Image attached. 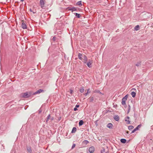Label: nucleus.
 Returning a JSON list of instances; mask_svg holds the SVG:
<instances>
[{
    "instance_id": "9d476101",
    "label": "nucleus",
    "mask_w": 153,
    "mask_h": 153,
    "mask_svg": "<svg viewBox=\"0 0 153 153\" xmlns=\"http://www.w3.org/2000/svg\"><path fill=\"white\" fill-rule=\"evenodd\" d=\"M114 120L116 121H118L120 119V117L118 115H115L113 117Z\"/></svg>"
},
{
    "instance_id": "7ed1b4c3",
    "label": "nucleus",
    "mask_w": 153,
    "mask_h": 153,
    "mask_svg": "<svg viewBox=\"0 0 153 153\" xmlns=\"http://www.w3.org/2000/svg\"><path fill=\"white\" fill-rule=\"evenodd\" d=\"M142 125L141 124L139 125L135 128H134L132 131L131 133H133L135 131L138 130L139 128Z\"/></svg>"
},
{
    "instance_id": "e433bc0d",
    "label": "nucleus",
    "mask_w": 153,
    "mask_h": 153,
    "mask_svg": "<svg viewBox=\"0 0 153 153\" xmlns=\"http://www.w3.org/2000/svg\"><path fill=\"white\" fill-rule=\"evenodd\" d=\"M73 91V90H71V89L70 90V94H72Z\"/></svg>"
},
{
    "instance_id": "5701e85b",
    "label": "nucleus",
    "mask_w": 153,
    "mask_h": 153,
    "mask_svg": "<svg viewBox=\"0 0 153 153\" xmlns=\"http://www.w3.org/2000/svg\"><path fill=\"white\" fill-rule=\"evenodd\" d=\"M76 5H78L80 6H82V1H79L77 2L76 3Z\"/></svg>"
},
{
    "instance_id": "4468645a",
    "label": "nucleus",
    "mask_w": 153,
    "mask_h": 153,
    "mask_svg": "<svg viewBox=\"0 0 153 153\" xmlns=\"http://www.w3.org/2000/svg\"><path fill=\"white\" fill-rule=\"evenodd\" d=\"M83 56L82 54L79 53L78 54V58L80 60H82V57H83Z\"/></svg>"
},
{
    "instance_id": "37998d69",
    "label": "nucleus",
    "mask_w": 153,
    "mask_h": 153,
    "mask_svg": "<svg viewBox=\"0 0 153 153\" xmlns=\"http://www.w3.org/2000/svg\"><path fill=\"white\" fill-rule=\"evenodd\" d=\"M129 131H126V133L127 134H129Z\"/></svg>"
},
{
    "instance_id": "bb28decb",
    "label": "nucleus",
    "mask_w": 153,
    "mask_h": 153,
    "mask_svg": "<svg viewBox=\"0 0 153 153\" xmlns=\"http://www.w3.org/2000/svg\"><path fill=\"white\" fill-rule=\"evenodd\" d=\"M130 108H131L130 105H128V107L127 108V109H128V111H127V114L129 113V112H130Z\"/></svg>"
},
{
    "instance_id": "c9c22d12",
    "label": "nucleus",
    "mask_w": 153,
    "mask_h": 153,
    "mask_svg": "<svg viewBox=\"0 0 153 153\" xmlns=\"http://www.w3.org/2000/svg\"><path fill=\"white\" fill-rule=\"evenodd\" d=\"M74 111H76L77 110V108H76V107H75L74 108Z\"/></svg>"
},
{
    "instance_id": "9b49d317",
    "label": "nucleus",
    "mask_w": 153,
    "mask_h": 153,
    "mask_svg": "<svg viewBox=\"0 0 153 153\" xmlns=\"http://www.w3.org/2000/svg\"><path fill=\"white\" fill-rule=\"evenodd\" d=\"M27 25L24 22L22 23V27L23 29H26L27 28Z\"/></svg>"
},
{
    "instance_id": "f704fd0d",
    "label": "nucleus",
    "mask_w": 153,
    "mask_h": 153,
    "mask_svg": "<svg viewBox=\"0 0 153 153\" xmlns=\"http://www.w3.org/2000/svg\"><path fill=\"white\" fill-rule=\"evenodd\" d=\"M52 39L53 41H55L56 40V37L55 36L53 37Z\"/></svg>"
},
{
    "instance_id": "473e14b6",
    "label": "nucleus",
    "mask_w": 153,
    "mask_h": 153,
    "mask_svg": "<svg viewBox=\"0 0 153 153\" xmlns=\"http://www.w3.org/2000/svg\"><path fill=\"white\" fill-rule=\"evenodd\" d=\"M141 65V63L140 62H138L136 65L137 66H139Z\"/></svg>"
},
{
    "instance_id": "a878e982",
    "label": "nucleus",
    "mask_w": 153,
    "mask_h": 153,
    "mask_svg": "<svg viewBox=\"0 0 153 153\" xmlns=\"http://www.w3.org/2000/svg\"><path fill=\"white\" fill-rule=\"evenodd\" d=\"M91 92L90 91V88H88V90H87V92L85 94H84V95L85 96H87V95H88V94L89 93H90Z\"/></svg>"
},
{
    "instance_id": "ea45409f",
    "label": "nucleus",
    "mask_w": 153,
    "mask_h": 153,
    "mask_svg": "<svg viewBox=\"0 0 153 153\" xmlns=\"http://www.w3.org/2000/svg\"><path fill=\"white\" fill-rule=\"evenodd\" d=\"M6 2H9L10 1V0H6Z\"/></svg>"
},
{
    "instance_id": "a211bd4d",
    "label": "nucleus",
    "mask_w": 153,
    "mask_h": 153,
    "mask_svg": "<svg viewBox=\"0 0 153 153\" xmlns=\"http://www.w3.org/2000/svg\"><path fill=\"white\" fill-rule=\"evenodd\" d=\"M84 123L83 120H80L79 122V126H82Z\"/></svg>"
},
{
    "instance_id": "f3484780",
    "label": "nucleus",
    "mask_w": 153,
    "mask_h": 153,
    "mask_svg": "<svg viewBox=\"0 0 153 153\" xmlns=\"http://www.w3.org/2000/svg\"><path fill=\"white\" fill-rule=\"evenodd\" d=\"M120 142L122 143H125L126 142V140L125 139H121L120 140Z\"/></svg>"
},
{
    "instance_id": "6ab92c4d",
    "label": "nucleus",
    "mask_w": 153,
    "mask_h": 153,
    "mask_svg": "<svg viewBox=\"0 0 153 153\" xmlns=\"http://www.w3.org/2000/svg\"><path fill=\"white\" fill-rule=\"evenodd\" d=\"M76 131V127H73V128H72L71 132L72 133H74Z\"/></svg>"
},
{
    "instance_id": "a19ab883",
    "label": "nucleus",
    "mask_w": 153,
    "mask_h": 153,
    "mask_svg": "<svg viewBox=\"0 0 153 153\" xmlns=\"http://www.w3.org/2000/svg\"><path fill=\"white\" fill-rule=\"evenodd\" d=\"M29 10H30V12H33V10H32V9H31V8H30V9H29Z\"/></svg>"
},
{
    "instance_id": "dca6fc26",
    "label": "nucleus",
    "mask_w": 153,
    "mask_h": 153,
    "mask_svg": "<svg viewBox=\"0 0 153 153\" xmlns=\"http://www.w3.org/2000/svg\"><path fill=\"white\" fill-rule=\"evenodd\" d=\"M126 100L123 99V98H122V104L123 105H125L126 103Z\"/></svg>"
},
{
    "instance_id": "1a4fd4ad",
    "label": "nucleus",
    "mask_w": 153,
    "mask_h": 153,
    "mask_svg": "<svg viewBox=\"0 0 153 153\" xmlns=\"http://www.w3.org/2000/svg\"><path fill=\"white\" fill-rule=\"evenodd\" d=\"M107 127L110 129H112L113 128V124L111 123H108L107 125Z\"/></svg>"
},
{
    "instance_id": "c85d7f7f",
    "label": "nucleus",
    "mask_w": 153,
    "mask_h": 153,
    "mask_svg": "<svg viewBox=\"0 0 153 153\" xmlns=\"http://www.w3.org/2000/svg\"><path fill=\"white\" fill-rule=\"evenodd\" d=\"M134 128V127L132 126H130L128 127V129L129 130H131Z\"/></svg>"
},
{
    "instance_id": "423d86ee",
    "label": "nucleus",
    "mask_w": 153,
    "mask_h": 153,
    "mask_svg": "<svg viewBox=\"0 0 153 153\" xmlns=\"http://www.w3.org/2000/svg\"><path fill=\"white\" fill-rule=\"evenodd\" d=\"M67 9L71 11L72 12H73L74 11H76L77 10L76 9L75 7H68Z\"/></svg>"
},
{
    "instance_id": "39448f33",
    "label": "nucleus",
    "mask_w": 153,
    "mask_h": 153,
    "mask_svg": "<svg viewBox=\"0 0 153 153\" xmlns=\"http://www.w3.org/2000/svg\"><path fill=\"white\" fill-rule=\"evenodd\" d=\"M95 150V148L94 147L92 146L90 147L88 149V151L90 153H93Z\"/></svg>"
},
{
    "instance_id": "c756f323",
    "label": "nucleus",
    "mask_w": 153,
    "mask_h": 153,
    "mask_svg": "<svg viewBox=\"0 0 153 153\" xmlns=\"http://www.w3.org/2000/svg\"><path fill=\"white\" fill-rule=\"evenodd\" d=\"M128 97V95L127 94L126 95H125V96L124 97H123V99L126 100H127Z\"/></svg>"
},
{
    "instance_id": "de8ad7c7",
    "label": "nucleus",
    "mask_w": 153,
    "mask_h": 153,
    "mask_svg": "<svg viewBox=\"0 0 153 153\" xmlns=\"http://www.w3.org/2000/svg\"><path fill=\"white\" fill-rule=\"evenodd\" d=\"M105 153H109V152L108 151H107V152H106Z\"/></svg>"
},
{
    "instance_id": "b1692460",
    "label": "nucleus",
    "mask_w": 153,
    "mask_h": 153,
    "mask_svg": "<svg viewBox=\"0 0 153 153\" xmlns=\"http://www.w3.org/2000/svg\"><path fill=\"white\" fill-rule=\"evenodd\" d=\"M88 143L89 141L86 140H85L82 142V143L85 145L87 144Z\"/></svg>"
},
{
    "instance_id": "4c0bfd02",
    "label": "nucleus",
    "mask_w": 153,
    "mask_h": 153,
    "mask_svg": "<svg viewBox=\"0 0 153 153\" xmlns=\"http://www.w3.org/2000/svg\"><path fill=\"white\" fill-rule=\"evenodd\" d=\"M124 105V106L125 107V108H127V105L126 104H125V105Z\"/></svg>"
},
{
    "instance_id": "6e6552de",
    "label": "nucleus",
    "mask_w": 153,
    "mask_h": 153,
    "mask_svg": "<svg viewBox=\"0 0 153 153\" xmlns=\"http://www.w3.org/2000/svg\"><path fill=\"white\" fill-rule=\"evenodd\" d=\"M83 59L84 61H83V63L84 64L86 63L88 61V58L87 56L85 55H84L83 56Z\"/></svg>"
},
{
    "instance_id": "72a5a7b5",
    "label": "nucleus",
    "mask_w": 153,
    "mask_h": 153,
    "mask_svg": "<svg viewBox=\"0 0 153 153\" xmlns=\"http://www.w3.org/2000/svg\"><path fill=\"white\" fill-rule=\"evenodd\" d=\"M95 92H97V93H99L100 94H101V92H100V91L99 90H97V91H95Z\"/></svg>"
},
{
    "instance_id": "4be33fe9",
    "label": "nucleus",
    "mask_w": 153,
    "mask_h": 153,
    "mask_svg": "<svg viewBox=\"0 0 153 153\" xmlns=\"http://www.w3.org/2000/svg\"><path fill=\"white\" fill-rule=\"evenodd\" d=\"M74 15H75L76 17L78 18H79L81 16L78 13H74Z\"/></svg>"
},
{
    "instance_id": "2eb2a0df",
    "label": "nucleus",
    "mask_w": 153,
    "mask_h": 153,
    "mask_svg": "<svg viewBox=\"0 0 153 153\" xmlns=\"http://www.w3.org/2000/svg\"><path fill=\"white\" fill-rule=\"evenodd\" d=\"M88 100L90 102H92L94 100V97H90Z\"/></svg>"
},
{
    "instance_id": "20e7f679",
    "label": "nucleus",
    "mask_w": 153,
    "mask_h": 153,
    "mask_svg": "<svg viewBox=\"0 0 153 153\" xmlns=\"http://www.w3.org/2000/svg\"><path fill=\"white\" fill-rule=\"evenodd\" d=\"M92 61L91 59H89L88 61V62H87V65L88 67L89 68H91L92 67Z\"/></svg>"
},
{
    "instance_id": "a18cd8bd",
    "label": "nucleus",
    "mask_w": 153,
    "mask_h": 153,
    "mask_svg": "<svg viewBox=\"0 0 153 153\" xmlns=\"http://www.w3.org/2000/svg\"><path fill=\"white\" fill-rule=\"evenodd\" d=\"M53 118H51V120H53Z\"/></svg>"
},
{
    "instance_id": "79ce46f5",
    "label": "nucleus",
    "mask_w": 153,
    "mask_h": 153,
    "mask_svg": "<svg viewBox=\"0 0 153 153\" xmlns=\"http://www.w3.org/2000/svg\"><path fill=\"white\" fill-rule=\"evenodd\" d=\"M95 124L96 125H97V121H95Z\"/></svg>"
},
{
    "instance_id": "ddd939ff",
    "label": "nucleus",
    "mask_w": 153,
    "mask_h": 153,
    "mask_svg": "<svg viewBox=\"0 0 153 153\" xmlns=\"http://www.w3.org/2000/svg\"><path fill=\"white\" fill-rule=\"evenodd\" d=\"M129 119V117L127 116L125 118V121L127 122V123L130 124V121L128 120Z\"/></svg>"
},
{
    "instance_id": "c03bdc74",
    "label": "nucleus",
    "mask_w": 153,
    "mask_h": 153,
    "mask_svg": "<svg viewBox=\"0 0 153 153\" xmlns=\"http://www.w3.org/2000/svg\"><path fill=\"white\" fill-rule=\"evenodd\" d=\"M33 13V14H35L36 13V12H33V11L32 12Z\"/></svg>"
},
{
    "instance_id": "412c9836",
    "label": "nucleus",
    "mask_w": 153,
    "mask_h": 153,
    "mask_svg": "<svg viewBox=\"0 0 153 153\" xmlns=\"http://www.w3.org/2000/svg\"><path fill=\"white\" fill-rule=\"evenodd\" d=\"M131 94L132 95V97L134 98L135 97L136 93L135 92L132 91L131 92Z\"/></svg>"
},
{
    "instance_id": "cd10ccee",
    "label": "nucleus",
    "mask_w": 153,
    "mask_h": 153,
    "mask_svg": "<svg viewBox=\"0 0 153 153\" xmlns=\"http://www.w3.org/2000/svg\"><path fill=\"white\" fill-rule=\"evenodd\" d=\"M50 117H51V116H50V114H49L47 116V119L46 120V122H47L50 119Z\"/></svg>"
},
{
    "instance_id": "f8f14e48",
    "label": "nucleus",
    "mask_w": 153,
    "mask_h": 153,
    "mask_svg": "<svg viewBox=\"0 0 153 153\" xmlns=\"http://www.w3.org/2000/svg\"><path fill=\"white\" fill-rule=\"evenodd\" d=\"M27 150L29 153H32V151L30 147H27Z\"/></svg>"
},
{
    "instance_id": "f03ea898",
    "label": "nucleus",
    "mask_w": 153,
    "mask_h": 153,
    "mask_svg": "<svg viewBox=\"0 0 153 153\" xmlns=\"http://www.w3.org/2000/svg\"><path fill=\"white\" fill-rule=\"evenodd\" d=\"M44 0H40V6L42 9H45V7L44 6L45 2Z\"/></svg>"
},
{
    "instance_id": "393cba45",
    "label": "nucleus",
    "mask_w": 153,
    "mask_h": 153,
    "mask_svg": "<svg viewBox=\"0 0 153 153\" xmlns=\"http://www.w3.org/2000/svg\"><path fill=\"white\" fill-rule=\"evenodd\" d=\"M84 89L83 87H82L80 89H79V91L81 93H82L84 92Z\"/></svg>"
},
{
    "instance_id": "7c9ffc66",
    "label": "nucleus",
    "mask_w": 153,
    "mask_h": 153,
    "mask_svg": "<svg viewBox=\"0 0 153 153\" xmlns=\"http://www.w3.org/2000/svg\"><path fill=\"white\" fill-rule=\"evenodd\" d=\"M105 151V149L104 148H103L102 150L101 151V153H104Z\"/></svg>"
},
{
    "instance_id": "2f4dec72",
    "label": "nucleus",
    "mask_w": 153,
    "mask_h": 153,
    "mask_svg": "<svg viewBox=\"0 0 153 153\" xmlns=\"http://www.w3.org/2000/svg\"><path fill=\"white\" fill-rule=\"evenodd\" d=\"M76 144H73L71 147V149H73L75 146Z\"/></svg>"
},
{
    "instance_id": "aec40b11",
    "label": "nucleus",
    "mask_w": 153,
    "mask_h": 153,
    "mask_svg": "<svg viewBox=\"0 0 153 153\" xmlns=\"http://www.w3.org/2000/svg\"><path fill=\"white\" fill-rule=\"evenodd\" d=\"M134 30H135L137 31L139 29V26L138 25H137L134 27Z\"/></svg>"
},
{
    "instance_id": "58836bf2",
    "label": "nucleus",
    "mask_w": 153,
    "mask_h": 153,
    "mask_svg": "<svg viewBox=\"0 0 153 153\" xmlns=\"http://www.w3.org/2000/svg\"><path fill=\"white\" fill-rule=\"evenodd\" d=\"M79 105H76V106H75V107H76V108H78L79 107Z\"/></svg>"
},
{
    "instance_id": "f257e3e1",
    "label": "nucleus",
    "mask_w": 153,
    "mask_h": 153,
    "mask_svg": "<svg viewBox=\"0 0 153 153\" xmlns=\"http://www.w3.org/2000/svg\"><path fill=\"white\" fill-rule=\"evenodd\" d=\"M33 94V93H32L31 92H28L23 93L22 96L23 98H28L30 97Z\"/></svg>"
},
{
    "instance_id": "49530a36",
    "label": "nucleus",
    "mask_w": 153,
    "mask_h": 153,
    "mask_svg": "<svg viewBox=\"0 0 153 153\" xmlns=\"http://www.w3.org/2000/svg\"><path fill=\"white\" fill-rule=\"evenodd\" d=\"M41 112V111H39V113H40Z\"/></svg>"
},
{
    "instance_id": "09e8293b",
    "label": "nucleus",
    "mask_w": 153,
    "mask_h": 153,
    "mask_svg": "<svg viewBox=\"0 0 153 153\" xmlns=\"http://www.w3.org/2000/svg\"><path fill=\"white\" fill-rule=\"evenodd\" d=\"M21 1H23L24 0H20Z\"/></svg>"
},
{
    "instance_id": "0eeeda50",
    "label": "nucleus",
    "mask_w": 153,
    "mask_h": 153,
    "mask_svg": "<svg viewBox=\"0 0 153 153\" xmlns=\"http://www.w3.org/2000/svg\"><path fill=\"white\" fill-rule=\"evenodd\" d=\"M44 91L43 90L41 89H39V90H37V91L33 93V95H35L36 94H39L42 92H43Z\"/></svg>"
}]
</instances>
